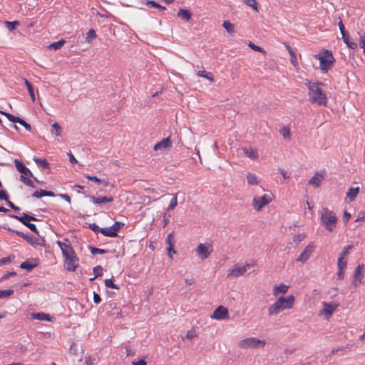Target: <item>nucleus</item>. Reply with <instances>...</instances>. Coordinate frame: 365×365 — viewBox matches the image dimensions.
Masks as SVG:
<instances>
[{"label": "nucleus", "mask_w": 365, "mask_h": 365, "mask_svg": "<svg viewBox=\"0 0 365 365\" xmlns=\"http://www.w3.org/2000/svg\"><path fill=\"white\" fill-rule=\"evenodd\" d=\"M58 246L60 247L63 257H64L63 266L69 272H74L79 264V258L75 253L68 240L63 241H57Z\"/></svg>", "instance_id": "1"}, {"label": "nucleus", "mask_w": 365, "mask_h": 365, "mask_svg": "<svg viewBox=\"0 0 365 365\" xmlns=\"http://www.w3.org/2000/svg\"><path fill=\"white\" fill-rule=\"evenodd\" d=\"M294 303L295 297L293 294L279 296L268 307L267 313L269 316H276L284 311L292 309L294 306Z\"/></svg>", "instance_id": "2"}, {"label": "nucleus", "mask_w": 365, "mask_h": 365, "mask_svg": "<svg viewBox=\"0 0 365 365\" xmlns=\"http://www.w3.org/2000/svg\"><path fill=\"white\" fill-rule=\"evenodd\" d=\"M322 83L308 81V96L310 102L319 106H325L327 102V96L322 91L320 86Z\"/></svg>", "instance_id": "3"}, {"label": "nucleus", "mask_w": 365, "mask_h": 365, "mask_svg": "<svg viewBox=\"0 0 365 365\" xmlns=\"http://www.w3.org/2000/svg\"><path fill=\"white\" fill-rule=\"evenodd\" d=\"M267 345V341L263 338L255 336H247L240 339L237 346L243 350L247 349H263Z\"/></svg>", "instance_id": "4"}, {"label": "nucleus", "mask_w": 365, "mask_h": 365, "mask_svg": "<svg viewBox=\"0 0 365 365\" xmlns=\"http://www.w3.org/2000/svg\"><path fill=\"white\" fill-rule=\"evenodd\" d=\"M321 225L329 232H333L337 224V217L334 212L325 207L320 214Z\"/></svg>", "instance_id": "5"}, {"label": "nucleus", "mask_w": 365, "mask_h": 365, "mask_svg": "<svg viewBox=\"0 0 365 365\" xmlns=\"http://www.w3.org/2000/svg\"><path fill=\"white\" fill-rule=\"evenodd\" d=\"M261 188L264 193L262 195H255L252 200V206L256 212H260L264 207L269 205L274 197L271 191L266 190L262 187Z\"/></svg>", "instance_id": "6"}, {"label": "nucleus", "mask_w": 365, "mask_h": 365, "mask_svg": "<svg viewBox=\"0 0 365 365\" xmlns=\"http://www.w3.org/2000/svg\"><path fill=\"white\" fill-rule=\"evenodd\" d=\"M319 61V68L323 73H327L334 65L335 58L330 51L323 50L314 56Z\"/></svg>", "instance_id": "7"}, {"label": "nucleus", "mask_w": 365, "mask_h": 365, "mask_svg": "<svg viewBox=\"0 0 365 365\" xmlns=\"http://www.w3.org/2000/svg\"><path fill=\"white\" fill-rule=\"evenodd\" d=\"M255 266V262L237 263L232 265L227 272V277L237 278L244 275L249 269Z\"/></svg>", "instance_id": "8"}, {"label": "nucleus", "mask_w": 365, "mask_h": 365, "mask_svg": "<svg viewBox=\"0 0 365 365\" xmlns=\"http://www.w3.org/2000/svg\"><path fill=\"white\" fill-rule=\"evenodd\" d=\"M213 252V245L211 242H200L195 249V252L200 260L207 259Z\"/></svg>", "instance_id": "9"}, {"label": "nucleus", "mask_w": 365, "mask_h": 365, "mask_svg": "<svg viewBox=\"0 0 365 365\" xmlns=\"http://www.w3.org/2000/svg\"><path fill=\"white\" fill-rule=\"evenodd\" d=\"M322 306V309L319 311V316L328 321L331 319L339 305L335 302H323Z\"/></svg>", "instance_id": "10"}, {"label": "nucleus", "mask_w": 365, "mask_h": 365, "mask_svg": "<svg viewBox=\"0 0 365 365\" xmlns=\"http://www.w3.org/2000/svg\"><path fill=\"white\" fill-rule=\"evenodd\" d=\"M315 245L313 242H310L307 246L304 248L302 252L300 253L299 257L296 259L297 262H299L301 264H304L307 262L309 259L311 257L312 253L315 250Z\"/></svg>", "instance_id": "11"}, {"label": "nucleus", "mask_w": 365, "mask_h": 365, "mask_svg": "<svg viewBox=\"0 0 365 365\" xmlns=\"http://www.w3.org/2000/svg\"><path fill=\"white\" fill-rule=\"evenodd\" d=\"M210 318L217 321L227 320L230 318L229 311L227 307L222 305L218 306L213 311Z\"/></svg>", "instance_id": "12"}, {"label": "nucleus", "mask_w": 365, "mask_h": 365, "mask_svg": "<svg viewBox=\"0 0 365 365\" xmlns=\"http://www.w3.org/2000/svg\"><path fill=\"white\" fill-rule=\"evenodd\" d=\"M124 225L123 222H115L112 226L100 229V232L104 236L115 237L118 235V232Z\"/></svg>", "instance_id": "13"}, {"label": "nucleus", "mask_w": 365, "mask_h": 365, "mask_svg": "<svg viewBox=\"0 0 365 365\" xmlns=\"http://www.w3.org/2000/svg\"><path fill=\"white\" fill-rule=\"evenodd\" d=\"M326 176V171L321 170L314 173L313 176L309 180L308 184L313 188H318L321 186Z\"/></svg>", "instance_id": "14"}, {"label": "nucleus", "mask_w": 365, "mask_h": 365, "mask_svg": "<svg viewBox=\"0 0 365 365\" xmlns=\"http://www.w3.org/2000/svg\"><path fill=\"white\" fill-rule=\"evenodd\" d=\"M12 217L18 220L19 222L29 228L31 231L34 232L35 233H38L36 225L34 224L30 223L31 220H37L36 217L29 216L26 213H24L21 216L13 215Z\"/></svg>", "instance_id": "15"}, {"label": "nucleus", "mask_w": 365, "mask_h": 365, "mask_svg": "<svg viewBox=\"0 0 365 365\" xmlns=\"http://www.w3.org/2000/svg\"><path fill=\"white\" fill-rule=\"evenodd\" d=\"M290 286L284 283H277L272 287V295L279 297V296H284L289 291Z\"/></svg>", "instance_id": "16"}, {"label": "nucleus", "mask_w": 365, "mask_h": 365, "mask_svg": "<svg viewBox=\"0 0 365 365\" xmlns=\"http://www.w3.org/2000/svg\"><path fill=\"white\" fill-rule=\"evenodd\" d=\"M363 277H364V265L361 264V265H359L355 269L354 280L352 282L353 285L356 287L359 284H361L362 283Z\"/></svg>", "instance_id": "17"}, {"label": "nucleus", "mask_w": 365, "mask_h": 365, "mask_svg": "<svg viewBox=\"0 0 365 365\" xmlns=\"http://www.w3.org/2000/svg\"><path fill=\"white\" fill-rule=\"evenodd\" d=\"M50 132L53 139L57 142H60L62 137V128L58 123L55 122L51 125Z\"/></svg>", "instance_id": "18"}, {"label": "nucleus", "mask_w": 365, "mask_h": 365, "mask_svg": "<svg viewBox=\"0 0 365 365\" xmlns=\"http://www.w3.org/2000/svg\"><path fill=\"white\" fill-rule=\"evenodd\" d=\"M172 146V143L169 138L163 139L160 142L156 143L154 146L155 150L164 151L168 150Z\"/></svg>", "instance_id": "19"}, {"label": "nucleus", "mask_w": 365, "mask_h": 365, "mask_svg": "<svg viewBox=\"0 0 365 365\" xmlns=\"http://www.w3.org/2000/svg\"><path fill=\"white\" fill-rule=\"evenodd\" d=\"M242 150L244 154L250 159L256 160L259 158V153L257 148L245 147L242 148Z\"/></svg>", "instance_id": "20"}, {"label": "nucleus", "mask_w": 365, "mask_h": 365, "mask_svg": "<svg viewBox=\"0 0 365 365\" xmlns=\"http://www.w3.org/2000/svg\"><path fill=\"white\" fill-rule=\"evenodd\" d=\"M31 316L33 319L39 320V321H48L53 322L54 320V317L43 312L38 313H31Z\"/></svg>", "instance_id": "21"}, {"label": "nucleus", "mask_w": 365, "mask_h": 365, "mask_svg": "<svg viewBox=\"0 0 365 365\" xmlns=\"http://www.w3.org/2000/svg\"><path fill=\"white\" fill-rule=\"evenodd\" d=\"M38 262L36 259H30L20 264V268L26 269L27 271H31L34 267L38 265Z\"/></svg>", "instance_id": "22"}, {"label": "nucleus", "mask_w": 365, "mask_h": 365, "mask_svg": "<svg viewBox=\"0 0 365 365\" xmlns=\"http://www.w3.org/2000/svg\"><path fill=\"white\" fill-rule=\"evenodd\" d=\"M284 46L288 51L289 54L290 55V61L291 63L295 68H299L297 57L295 51L290 47L288 43H284Z\"/></svg>", "instance_id": "23"}, {"label": "nucleus", "mask_w": 365, "mask_h": 365, "mask_svg": "<svg viewBox=\"0 0 365 365\" xmlns=\"http://www.w3.org/2000/svg\"><path fill=\"white\" fill-rule=\"evenodd\" d=\"M90 200L93 204H101V203H106V202H111L113 200V197L111 196H103V197H90Z\"/></svg>", "instance_id": "24"}, {"label": "nucleus", "mask_w": 365, "mask_h": 365, "mask_svg": "<svg viewBox=\"0 0 365 365\" xmlns=\"http://www.w3.org/2000/svg\"><path fill=\"white\" fill-rule=\"evenodd\" d=\"M246 180L249 185H258L260 182L259 178L255 173H247Z\"/></svg>", "instance_id": "25"}, {"label": "nucleus", "mask_w": 365, "mask_h": 365, "mask_svg": "<svg viewBox=\"0 0 365 365\" xmlns=\"http://www.w3.org/2000/svg\"><path fill=\"white\" fill-rule=\"evenodd\" d=\"M177 15L179 18L186 21H189L192 17L191 12L185 9H180Z\"/></svg>", "instance_id": "26"}, {"label": "nucleus", "mask_w": 365, "mask_h": 365, "mask_svg": "<svg viewBox=\"0 0 365 365\" xmlns=\"http://www.w3.org/2000/svg\"><path fill=\"white\" fill-rule=\"evenodd\" d=\"M359 191V187L349 188L346 195V198H348L350 202L354 201L358 195Z\"/></svg>", "instance_id": "27"}, {"label": "nucleus", "mask_w": 365, "mask_h": 365, "mask_svg": "<svg viewBox=\"0 0 365 365\" xmlns=\"http://www.w3.org/2000/svg\"><path fill=\"white\" fill-rule=\"evenodd\" d=\"M341 36L344 43L349 48L355 50L357 48V43L354 41H353L348 34H344Z\"/></svg>", "instance_id": "28"}, {"label": "nucleus", "mask_w": 365, "mask_h": 365, "mask_svg": "<svg viewBox=\"0 0 365 365\" xmlns=\"http://www.w3.org/2000/svg\"><path fill=\"white\" fill-rule=\"evenodd\" d=\"M197 76L198 77L204 78L208 80L211 83H214V81H215L213 75L210 72H207L203 69L197 71Z\"/></svg>", "instance_id": "29"}, {"label": "nucleus", "mask_w": 365, "mask_h": 365, "mask_svg": "<svg viewBox=\"0 0 365 365\" xmlns=\"http://www.w3.org/2000/svg\"><path fill=\"white\" fill-rule=\"evenodd\" d=\"M222 26L228 34H232L235 31L234 24L228 21H224L222 23Z\"/></svg>", "instance_id": "30"}, {"label": "nucleus", "mask_w": 365, "mask_h": 365, "mask_svg": "<svg viewBox=\"0 0 365 365\" xmlns=\"http://www.w3.org/2000/svg\"><path fill=\"white\" fill-rule=\"evenodd\" d=\"M65 40L61 39L58 41L49 44L48 48L56 51L60 49L65 44Z\"/></svg>", "instance_id": "31"}, {"label": "nucleus", "mask_w": 365, "mask_h": 365, "mask_svg": "<svg viewBox=\"0 0 365 365\" xmlns=\"http://www.w3.org/2000/svg\"><path fill=\"white\" fill-rule=\"evenodd\" d=\"M14 290L11 289H0V300L10 297L12 294H14Z\"/></svg>", "instance_id": "32"}, {"label": "nucleus", "mask_w": 365, "mask_h": 365, "mask_svg": "<svg viewBox=\"0 0 365 365\" xmlns=\"http://www.w3.org/2000/svg\"><path fill=\"white\" fill-rule=\"evenodd\" d=\"M178 205V194H173L172 195V199L169 203V205L167 208L168 210H174Z\"/></svg>", "instance_id": "33"}, {"label": "nucleus", "mask_w": 365, "mask_h": 365, "mask_svg": "<svg viewBox=\"0 0 365 365\" xmlns=\"http://www.w3.org/2000/svg\"><path fill=\"white\" fill-rule=\"evenodd\" d=\"M279 133L286 140H289L291 138L290 130H289V128L287 126L282 127L279 130Z\"/></svg>", "instance_id": "34"}, {"label": "nucleus", "mask_w": 365, "mask_h": 365, "mask_svg": "<svg viewBox=\"0 0 365 365\" xmlns=\"http://www.w3.org/2000/svg\"><path fill=\"white\" fill-rule=\"evenodd\" d=\"M307 237L306 233H298L293 236V242L298 245L302 242Z\"/></svg>", "instance_id": "35"}, {"label": "nucleus", "mask_w": 365, "mask_h": 365, "mask_svg": "<svg viewBox=\"0 0 365 365\" xmlns=\"http://www.w3.org/2000/svg\"><path fill=\"white\" fill-rule=\"evenodd\" d=\"M245 3L255 11H259V5L257 0H245Z\"/></svg>", "instance_id": "36"}, {"label": "nucleus", "mask_w": 365, "mask_h": 365, "mask_svg": "<svg viewBox=\"0 0 365 365\" xmlns=\"http://www.w3.org/2000/svg\"><path fill=\"white\" fill-rule=\"evenodd\" d=\"M0 113L1 114H3L4 115H5L8 118V120H10L11 122H13V123H19L20 122L21 118L16 117L9 113L4 112V111H0Z\"/></svg>", "instance_id": "37"}, {"label": "nucleus", "mask_w": 365, "mask_h": 365, "mask_svg": "<svg viewBox=\"0 0 365 365\" xmlns=\"http://www.w3.org/2000/svg\"><path fill=\"white\" fill-rule=\"evenodd\" d=\"M24 83H25L26 86L27 87L29 95L31 96V98L32 101L34 102L35 101V95H34L32 85L26 79H24Z\"/></svg>", "instance_id": "38"}, {"label": "nucleus", "mask_w": 365, "mask_h": 365, "mask_svg": "<svg viewBox=\"0 0 365 365\" xmlns=\"http://www.w3.org/2000/svg\"><path fill=\"white\" fill-rule=\"evenodd\" d=\"M34 160L39 167L46 168H48V163L46 161V159H40L34 157Z\"/></svg>", "instance_id": "39"}, {"label": "nucleus", "mask_w": 365, "mask_h": 365, "mask_svg": "<svg viewBox=\"0 0 365 365\" xmlns=\"http://www.w3.org/2000/svg\"><path fill=\"white\" fill-rule=\"evenodd\" d=\"M346 264H347L346 259H344V258H341V257L338 258V261H337L338 269H346Z\"/></svg>", "instance_id": "40"}, {"label": "nucleus", "mask_w": 365, "mask_h": 365, "mask_svg": "<svg viewBox=\"0 0 365 365\" xmlns=\"http://www.w3.org/2000/svg\"><path fill=\"white\" fill-rule=\"evenodd\" d=\"M14 164L17 170L20 173H22L23 171L26 170V169L27 168L20 160L17 159L14 160Z\"/></svg>", "instance_id": "41"}, {"label": "nucleus", "mask_w": 365, "mask_h": 365, "mask_svg": "<svg viewBox=\"0 0 365 365\" xmlns=\"http://www.w3.org/2000/svg\"><path fill=\"white\" fill-rule=\"evenodd\" d=\"M14 164L17 170L20 173H22L23 171L26 170V169L27 168L20 160L17 159L14 160Z\"/></svg>", "instance_id": "42"}, {"label": "nucleus", "mask_w": 365, "mask_h": 365, "mask_svg": "<svg viewBox=\"0 0 365 365\" xmlns=\"http://www.w3.org/2000/svg\"><path fill=\"white\" fill-rule=\"evenodd\" d=\"M5 24L9 31H13L19 25V22L17 21H6Z\"/></svg>", "instance_id": "43"}, {"label": "nucleus", "mask_w": 365, "mask_h": 365, "mask_svg": "<svg viewBox=\"0 0 365 365\" xmlns=\"http://www.w3.org/2000/svg\"><path fill=\"white\" fill-rule=\"evenodd\" d=\"M248 46H249L251 49H252V50H254V51H258V52H260V53H264H264H266V51H264L262 47L258 46H257V45L254 44V43H253L252 42H251V41H250V42L248 43Z\"/></svg>", "instance_id": "44"}, {"label": "nucleus", "mask_w": 365, "mask_h": 365, "mask_svg": "<svg viewBox=\"0 0 365 365\" xmlns=\"http://www.w3.org/2000/svg\"><path fill=\"white\" fill-rule=\"evenodd\" d=\"M96 31L93 30V29H90L87 34H86V41L88 42H91V41H93L94 38H96Z\"/></svg>", "instance_id": "45"}, {"label": "nucleus", "mask_w": 365, "mask_h": 365, "mask_svg": "<svg viewBox=\"0 0 365 365\" xmlns=\"http://www.w3.org/2000/svg\"><path fill=\"white\" fill-rule=\"evenodd\" d=\"M93 272L95 274V277L91 278V280H93L96 277L101 276L103 274V268L101 266H96L93 268Z\"/></svg>", "instance_id": "46"}, {"label": "nucleus", "mask_w": 365, "mask_h": 365, "mask_svg": "<svg viewBox=\"0 0 365 365\" xmlns=\"http://www.w3.org/2000/svg\"><path fill=\"white\" fill-rule=\"evenodd\" d=\"M351 246H350V245L345 247L344 248L343 251L339 255V257L346 259V257L349 254V250H351Z\"/></svg>", "instance_id": "47"}, {"label": "nucleus", "mask_w": 365, "mask_h": 365, "mask_svg": "<svg viewBox=\"0 0 365 365\" xmlns=\"http://www.w3.org/2000/svg\"><path fill=\"white\" fill-rule=\"evenodd\" d=\"M166 243L168 247H174V235L173 233H170L166 238Z\"/></svg>", "instance_id": "48"}, {"label": "nucleus", "mask_w": 365, "mask_h": 365, "mask_svg": "<svg viewBox=\"0 0 365 365\" xmlns=\"http://www.w3.org/2000/svg\"><path fill=\"white\" fill-rule=\"evenodd\" d=\"M105 285L106 287L109 288L118 289V286L113 283L112 279H106L105 280Z\"/></svg>", "instance_id": "49"}, {"label": "nucleus", "mask_w": 365, "mask_h": 365, "mask_svg": "<svg viewBox=\"0 0 365 365\" xmlns=\"http://www.w3.org/2000/svg\"><path fill=\"white\" fill-rule=\"evenodd\" d=\"M33 197H36V198L45 197V190H37V191L34 192L33 193Z\"/></svg>", "instance_id": "50"}, {"label": "nucleus", "mask_w": 365, "mask_h": 365, "mask_svg": "<svg viewBox=\"0 0 365 365\" xmlns=\"http://www.w3.org/2000/svg\"><path fill=\"white\" fill-rule=\"evenodd\" d=\"M91 252L93 255L96 254H104L106 252V250L102 249H98L96 247H91Z\"/></svg>", "instance_id": "51"}, {"label": "nucleus", "mask_w": 365, "mask_h": 365, "mask_svg": "<svg viewBox=\"0 0 365 365\" xmlns=\"http://www.w3.org/2000/svg\"><path fill=\"white\" fill-rule=\"evenodd\" d=\"M167 250L169 257L172 259L173 255L176 254V251L175 250L174 247H168Z\"/></svg>", "instance_id": "52"}, {"label": "nucleus", "mask_w": 365, "mask_h": 365, "mask_svg": "<svg viewBox=\"0 0 365 365\" xmlns=\"http://www.w3.org/2000/svg\"><path fill=\"white\" fill-rule=\"evenodd\" d=\"M85 177H86L87 179H88V180H91V181H93V182H96V183H101V179H99L98 178L96 177V176H92V175H85Z\"/></svg>", "instance_id": "53"}, {"label": "nucleus", "mask_w": 365, "mask_h": 365, "mask_svg": "<svg viewBox=\"0 0 365 365\" xmlns=\"http://www.w3.org/2000/svg\"><path fill=\"white\" fill-rule=\"evenodd\" d=\"M359 45L363 48L364 52L365 53V35H361L359 38Z\"/></svg>", "instance_id": "54"}, {"label": "nucleus", "mask_w": 365, "mask_h": 365, "mask_svg": "<svg viewBox=\"0 0 365 365\" xmlns=\"http://www.w3.org/2000/svg\"><path fill=\"white\" fill-rule=\"evenodd\" d=\"M19 123L21 124L22 126H24L26 128V130H31V125L29 123H27L22 118H21L20 122Z\"/></svg>", "instance_id": "55"}, {"label": "nucleus", "mask_w": 365, "mask_h": 365, "mask_svg": "<svg viewBox=\"0 0 365 365\" xmlns=\"http://www.w3.org/2000/svg\"><path fill=\"white\" fill-rule=\"evenodd\" d=\"M279 171L284 179H289L290 178V174L284 169L280 168Z\"/></svg>", "instance_id": "56"}, {"label": "nucleus", "mask_w": 365, "mask_h": 365, "mask_svg": "<svg viewBox=\"0 0 365 365\" xmlns=\"http://www.w3.org/2000/svg\"><path fill=\"white\" fill-rule=\"evenodd\" d=\"M145 4L154 8L160 7V4L152 0H146Z\"/></svg>", "instance_id": "57"}, {"label": "nucleus", "mask_w": 365, "mask_h": 365, "mask_svg": "<svg viewBox=\"0 0 365 365\" xmlns=\"http://www.w3.org/2000/svg\"><path fill=\"white\" fill-rule=\"evenodd\" d=\"M94 359H92L90 356H86L85 358V365H93Z\"/></svg>", "instance_id": "58"}, {"label": "nucleus", "mask_w": 365, "mask_h": 365, "mask_svg": "<svg viewBox=\"0 0 365 365\" xmlns=\"http://www.w3.org/2000/svg\"><path fill=\"white\" fill-rule=\"evenodd\" d=\"M195 336H196V334L193 330H189L186 333V337L189 339H193Z\"/></svg>", "instance_id": "59"}, {"label": "nucleus", "mask_w": 365, "mask_h": 365, "mask_svg": "<svg viewBox=\"0 0 365 365\" xmlns=\"http://www.w3.org/2000/svg\"><path fill=\"white\" fill-rule=\"evenodd\" d=\"M338 26H339V30H340L341 36H343L344 34H346V32H345L344 26V24H343V23H342V21L341 20L338 23Z\"/></svg>", "instance_id": "60"}, {"label": "nucleus", "mask_w": 365, "mask_h": 365, "mask_svg": "<svg viewBox=\"0 0 365 365\" xmlns=\"http://www.w3.org/2000/svg\"><path fill=\"white\" fill-rule=\"evenodd\" d=\"M16 273L14 272H7L6 274H5L0 279V281H2V280H4V279H9V277H11V276H14L15 275Z\"/></svg>", "instance_id": "61"}, {"label": "nucleus", "mask_w": 365, "mask_h": 365, "mask_svg": "<svg viewBox=\"0 0 365 365\" xmlns=\"http://www.w3.org/2000/svg\"><path fill=\"white\" fill-rule=\"evenodd\" d=\"M93 302L96 304H99L101 302V298L99 294L96 292L93 293Z\"/></svg>", "instance_id": "62"}, {"label": "nucleus", "mask_w": 365, "mask_h": 365, "mask_svg": "<svg viewBox=\"0 0 365 365\" xmlns=\"http://www.w3.org/2000/svg\"><path fill=\"white\" fill-rule=\"evenodd\" d=\"M351 217V214L349 213L348 212L345 211L344 215H343V220L345 223H346L350 219Z\"/></svg>", "instance_id": "63"}, {"label": "nucleus", "mask_w": 365, "mask_h": 365, "mask_svg": "<svg viewBox=\"0 0 365 365\" xmlns=\"http://www.w3.org/2000/svg\"><path fill=\"white\" fill-rule=\"evenodd\" d=\"M132 365H147V362L145 360L134 361L132 362Z\"/></svg>", "instance_id": "64"}]
</instances>
